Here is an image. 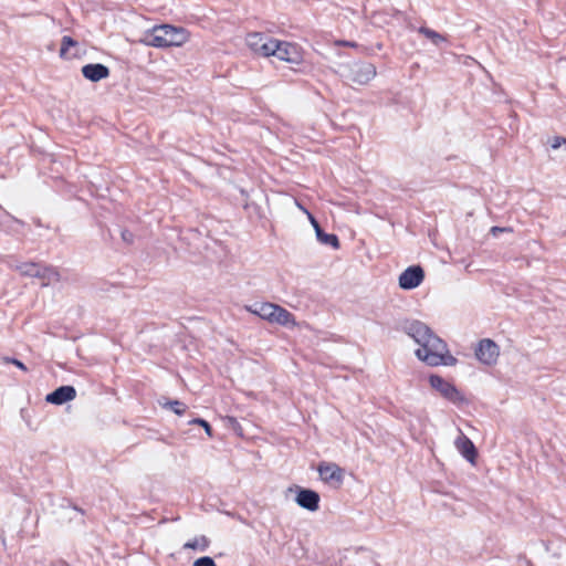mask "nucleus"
Listing matches in <instances>:
<instances>
[{
  "mask_svg": "<svg viewBox=\"0 0 566 566\" xmlns=\"http://www.w3.org/2000/svg\"><path fill=\"white\" fill-rule=\"evenodd\" d=\"M407 334L419 344L416 356L429 366H453L457 358L449 355L448 346L444 340L433 334V332L422 322L415 321L407 326Z\"/></svg>",
  "mask_w": 566,
  "mask_h": 566,
  "instance_id": "1",
  "label": "nucleus"
},
{
  "mask_svg": "<svg viewBox=\"0 0 566 566\" xmlns=\"http://www.w3.org/2000/svg\"><path fill=\"white\" fill-rule=\"evenodd\" d=\"M188 41V32L180 27L158 24L145 31L139 42L154 48L181 46Z\"/></svg>",
  "mask_w": 566,
  "mask_h": 566,
  "instance_id": "2",
  "label": "nucleus"
},
{
  "mask_svg": "<svg viewBox=\"0 0 566 566\" xmlns=\"http://www.w3.org/2000/svg\"><path fill=\"white\" fill-rule=\"evenodd\" d=\"M340 74L354 84L365 85L376 76V67L369 62L354 61L342 65Z\"/></svg>",
  "mask_w": 566,
  "mask_h": 566,
  "instance_id": "3",
  "label": "nucleus"
},
{
  "mask_svg": "<svg viewBox=\"0 0 566 566\" xmlns=\"http://www.w3.org/2000/svg\"><path fill=\"white\" fill-rule=\"evenodd\" d=\"M271 56L287 63L301 64L303 62V50L295 43L275 40L271 50Z\"/></svg>",
  "mask_w": 566,
  "mask_h": 566,
  "instance_id": "4",
  "label": "nucleus"
},
{
  "mask_svg": "<svg viewBox=\"0 0 566 566\" xmlns=\"http://www.w3.org/2000/svg\"><path fill=\"white\" fill-rule=\"evenodd\" d=\"M429 382L433 389L439 391V394L453 403H459L463 401V396L455 388L454 385L447 381L442 377L438 375H431L429 378Z\"/></svg>",
  "mask_w": 566,
  "mask_h": 566,
  "instance_id": "5",
  "label": "nucleus"
},
{
  "mask_svg": "<svg viewBox=\"0 0 566 566\" xmlns=\"http://www.w3.org/2000/svg\"><path fill=\"white\" fill-rule=\"evenodd\" d=\"M500 355V348L495 342L490 338L480 340L475 356L484 365L492 366L497 361Z\"/></svg>",
  "mask_w": 566,
  "mask_h": 566,
  "instance_id": "6",
  "label": "nucleus"
},
{
  "mask_svg": "<svg viewBox=\"0 0 566 566\" xmlns=\"http://www.w3.org/2000/svg\"><path fill=\"white\" fill-rule=\"evenodd\" d=\"M274 41L275 39L258 32L249 33L247 36V44L249 48L256 54L265 57L271 56V50Z\"/></svg>",
  "mask_w": 566,
  "mask_h": 566,
  "instance_id": "7",
  "label": "nucleus"
},
{
  "mask_svg": "<svg viewBox=\"0 0 566 566\" xmlns=\"http://www.w3.org/2000/svg\"><path fill=\"white\" fill-rule=\"evenodd\" d=\"M424 279V272L421 266L412 265L407 268L399 275V286L402 290H413L418 287Z\"/></svg>",
  "mask_w": 566,
  "mask_h": 566,
  "instance_id": "8",
  "label": "nucleus"
},
{
  "mask_svg": "<svg viewBox=\"0 0 566 566\" xmlns=\"http://www.w3.org/2000/svg\"><path fill=\"white\" fill-rule=\"evenodd\" d=\"M317 471L321 479L328 484L340 486L344 480V470L332 462H322Z\"/></svg>",
  "mask_w": 566,
  "mask_h": 566,
  "instance_id": "9",
  "label": "nucleus"
},
{
  "mask_svg": "<svg viewBox=\"0 0 566 566\" xmlns=\"http://www.w3.org/2000/svg\"><path fill=\"white\" fill-rule=\"evenodd\" d=\"M296 503L311 512H315L319 507V495L310 489H300L295 499Z\"/></svg>",
  "mask_w": 566,
  "mask_h": 566,
  "instance_id": "10",
  "label": "nucleus"
},
{
  "mask_svg": "<svg viewBox=\"0 0 566 566\" xmlns=\"http://www.w3.org/2000/svg\"><path fill=\"white\" fill-rule=\"evenodd\" d=\"M454 446L457 450L470 463H474L478 452L473 444V442L461 431L459 430V436L454 441Z\"/></svg>",
  "mask_w": 566,
  "mask_h": 566,
  "instance_id": "11",
  "label": "nucleus"
},
{
  "mask_svg": "<svg viewBox=\"0 0 566 566\" xmlns=\"http://www.w3.org/2000/svg\"><path fill=\"white\" fill-rule=\"evenodd\" d=\"M76 397V390L73 386H61L50 392L45 400L52 405H63L67 401L73 400Z\"/></svg>",
  "mask_w": 566,
  "mask_h": 566,
  "instance_id": "12",
  "label": "nucleus"
},
{
  "mask_svg": "<svg viewBox=\"0 0 566 566\" xmlns=\"http://www.w3.org/2000/svg\"><path fill=\"white\" fill-rule=\"evenodd\" d=\"M82 74L91 82H98L108 77L109 70L106 65L101 63L86 64L82 67Z\"/></svg>",
  "mask_w": 566,
  "mask_h": 566,
  "instance_id": "13",
  "label": "nucleus"
},
{
  "mask_svg": "<svg viewBox=\"0 0 566 566\" xmlns=\"http://www.w3.org/2000/svg\"><path fill=\"white\" fill-rule=\"evenodd\" d=\"M275 307H276V304L264 302V303H254L251 305H247L245 310L248 312L261 317L262 319L271 322V318L273 316Z\"/></svg>",
  "mask_w": 566,
  "mask_h": 566,
  "instance_id": "14",
  "label": "nucleus"
},
{
  "mask_svg": "<svg viewBox=\"0 0 566 566\" xmlns=\"http://www.w3.org/2000/svg\"><path fill=\"white\" fill-rule=\"evenodd\" d=\"M270 323H275L285 327L296 326L294 315L277 304Z\"/></svg>",
  "mask_w": 566,
  "mask_h": 566,
  "instance_id": "15",
  "label": "nucleus"
},
{
  "mask_svg": "<svg viewBox=\"0 0 566 566\" xmlns=\"http://www.w3.org/2000/svg\"><path fill=\"white\" fill-rule=\"evenodd\" d=\"M41 280L42 285L46 286L60 281V273L53 266L42 265L39 277Z\"/></svg>",
  "mask_w": 566,
  "mask_h": 566,
  "instance_id": "16",
  "label": "nucleus"
},
{
  "mask_svg": "<svg viewBox=\"0 0 566 566\" xmlns=\"http://www.w3.org/2000/svg\"><path fill=\"white\" fill-rule=\"evenodd\" d=\"M316 238L319 243L331 245L334 249L339 248V240L336 234L325 233L321 227H317Z\"/></svg>",
  "mask_w": 566,
  "mask_h": 566,
  "instance_id": "17",
  "label": "nucleus"
},
{
  "mask_svg": "<svg viewBox=\"0 0 566 566\" xmlns=\"http://www.w3.org/2000/svg\"><path fill=\"white\" fill-rule=\"evenodd\" d=\"M210 544V541L205 535L195 537L191 541H188L185 543L184 548L185 549H198L200 552H205Z\"/></svg>",
  "mask_w": 566,
  "mask_h": 566,
  "instance_id": "18",
  "label": "nucleus"
},
{
  "mask_svg": "<svg viewBox=\"0 0 566 566\" xmlns=\"http://www.w3.org/2000/svg\"><path fill=\"white\" fill-rule=\"evenodd\" d=\"M41 269L42 264L39 263H23L19 266L21 274L31 277H39Z\"/></svg>",
  "mask_w": 566,
  "mask_h": 566,
  "instance_id": "19",
  "label": "nucleus"
},
{
  "mask_svg": "<svg viewBox=\"0 0 566 566\" xmlns=\"http://www.w3.org/2000/svg\"><path fill=\"white\" fill-rule=\"evenodd\" d=\"M419 32L423 34L426 38L430 39L432 43L436 45H439L441 42L446 40L440 33L426 27H421L419 29Z\"/></svg>",
  "mask_w": 566,
  "mask_h": 566,
  "instance_id": "20",
  "label": "nucleus"
},
{
  "mask_svg": "<svg viewBox=\"0 0 566 566\" xmlns=\"http://www.w3.org/2000/svg\"><path fill=\"white\" fill-rule=\"evenodd\" d=\"M76 44V41H74L71 36H63L60 49V56L65 59L70 57L71 54H69V50L70 48L75 46Z\"/></svg>",
  "mask_w": 566,
  "mask_h": 566,
  "instance_id": "21",
  "label": "nucleus"
},
{
  "mask_svg": "<svg viewBox=\"0 0 566 566\" xmlns=\"http://www.w3.org/2000/svg\"><path fill=\"white\" fill-rule=\"evenodd\" d=\"M167 405L176 415H179V416L184 415L187 409V406L179 400L169 401Z\"/></svg>",
  "mask_w": 566,
  "mask_h": 566,
  "instance_id": "22",
  "label": "nucleus"
},
{
  "mask_svg": "<svg viewBox=\"0 0 566 566\" xmlns=\"http://www.w3.org/2000/svg\"><path fill=\"white\" fill-rule=\"evenodd\" d=\"M193 566H217L214 560L209 556H203L195 560Z\"/></svg>",
  "mask_w": 566,
  "mask_h": 566,
  "instance_id": "23",
  "label": "nucleus"
},
{
  "mask_svg": "<svg viewBox=\"0 0 566 566\" xmlns=\"http://www.w3.org/2000/svg\"><path fill=\"white\" fill-rule=\"evenodd\" d=\"M2 361H3V363H6V364H13V365H14V366H17L19 369H21V370H23V371H28L27 366H25L22 361H20V360H18V359H15V358L3 357V358H2Z\"/></svg>",
  "mask_w": 566,
  "mask_h": 566,
  "instance_id": "24",
  "label": "nucleus"
},
{
  "mask_svg": "<svg viewBox=\"0 0 566 566\" xmlns=\"http://www.w3.org/2000/svg\"><path fill=\"white\" fill-rule=\"evenodd\" d=\"M191 423L200 424V428H205V430H206V432H207V434L209 437L212 436V433H211V431H212L211 426L206 420L197 418V419L192 420Z\"/></svg>",
  "mask_w": 566,
  "mask_h": 566,
  "instance_id": "25",
  "label": "nucleus"
},
{
  "mask_svg": "<svg viewBox=\"0 0 566 566\" xmlns=\"http://www.w3.org/2000/svg\"><path fill=\"white\" fill-rule=\"evenodd\" d=\"M305 212L307 213L310 222L314 227L315 233H316L317 232V227H321L319 223L317 222V220L307 210H305Z\"/></svg>",
  "mask_w": 566,
  "mask_h": 566,
  "instance_id": "26",
  "label": "nucleus"
},
{
  "mask_svg": "<svg viewBox=\"0 0 566 566\" xmlns=\"http://www.w3.org/2000/svg\"><path fill=\"white\" fill-rule=\"evenodd\" d=\"M305 212L307 213L310 222L314 227L315 233H316L317 232V227H321L319 223L317 222V220L307 210H305Z\"/></svg>",
  "mask_w": 566,
  "mask_h": 566,
  "instance_id": "27",
  "label": "nucleus"
},
{
  "mask_svg": "<svg viewBox=\"0 0 566 566\" xmlns=\"http://www.w3.org/2000/svg\"><path fill=\"white\" fill-rule=\"evenodd\" d=\"M122 238L124 241H126L128 243H130L133 241V234L126 230L122 232Z\"/></svg>",
  "mask_w": 566,
  "mask_h": 566,
  "instance_id": "28",
  "label": "nucleus"
},
{
  "mask_svg": "<svg viewBox=\"0 0 566 566\" xmlns=\"http://www.w3.org/2000/svg\"><path fill=\"white\" fill-rule=\"evenodd\" d=\"M507 230H509V229H506V228L493 227V228L491 229V233H492L493 235H497V233H500V232H504V231H507Z\"/></svg>",
  "mask_w": 566,
  "mask_h": 566,
  "instance_id": "29",
  "label": "nucleus"
},
{
  "mask_svg": "<svg viewBox=\"0 0 566 566\" xmlns=\"http://www.w3.org/2000/svg\"><path fill=\"white\" fill-rule=\"evenodd\" d=\"M344 44H346L348 46H355L356 45L355 43H349V42H344Z\"/></svg>",
  "mask_w": 566,
  "mask_h": 566,
  "instance_id": "30",
  "label": "nucleus"
},
{
  "mask_svg": "<svg viewBox=\"0 0 566 566\" xmlns=\"http://www.w3.org/2000/svg\"><path fill=\"white\" fill-rule=\"evenodd\" d=\"M74 510L78 511V512H81L83 514V511L81 509H78L77 506H74Z\"/></svg>",
  "mask_w": 566,
  "mask_h": 566,
  "instance_id": "31",
  "label": "nucleus"
}]
</instances>
